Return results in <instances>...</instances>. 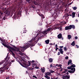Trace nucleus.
I'll return each instance as SVG.
<instances>
[{"instance_id":"f257e3e1","label":"nucleus","mask_w":79,"mask_h":79,"mask_svg":"<svg viewBox=\"0 0 79 79\" xmlns=\"http://www.w3.org/2000/svg\"><path fill=\"white\" fill-rule=\"evenodd\" d=\"M0 40L2 41V45L4 46V47H6L7 48H8L11 52L12 53V55H13V56H15V54L13 53V51H15V49L12 48L11 47H10V46L8 45H7L6 44V43H5V41L2 39L0 37Z\"/></svg>"},{"instance_id":"f03ea898","label":"nucleus","mask_w":79,"mask_h":79,"mask_svg":"<svg viewBox=\"0 0 79 79\" xmlns=\"http://www.w3.org/2000/svg\"><path fill=\"white\" fill-rule=\"evenodd\" d=\"M32 46V44H25L23 46V47H21L20 49H19V50L17 49L16 51L17 52H19V53H21V52L23 51V50H26L27 48H29L30 46Z\"/></svg>"},{"instance_id":"7ed1b4c3","label":"nucleus","mask_w":79,"mask_h":79,"mask_svg":"<svg viewBox=\"0 0 79 79\" xmlns=\"http://www.w3.org/2000/svg\"><path fill=\"white\" fill-rule=\"evenodd\" d=\"M21 60L23 64H20L21 66L23 67H24V68H27V67L31 65V63H30V62L29 63V65L26 64L25 63H26V61H25V60L23 59H21Z\"/></svg>"},{"instance_id":"20e7f679","label":"nucleus","mask_w":79,"mask_h":79,"mask_svg":"<svg viewBox=\"0 0 79 79\" xmlns=\"http://www.w3.org/2000/svg\"><path fill=\"white\" fill-rule=\"evenodd\" d=\"M57 29L58 28H56V27L54 28L53 29L52 28H48L47 30L43 31L42 32V34H43L44 35H46V34H47V33H48V31H50L51 29V30H53V29L54 30H55V29Z\"/></svg>"},{"instance_id":"39448f33","label":"nucleus","mask_w":79,"mask_h":79,"mask_svg":"<svg viewBox=\"0 0 79 79\" xmlns=\"http://www.w3.org/2000/svg\"><path fill=\"white\" fill-rule=\"evenodd\" d=\"M67 69H71V70H69L68 72L70 73H74V72H75V68H72L71 66L68 67H67Z\"/></svg>"},{"instance_id":"423d86ee","label":"nucleus","mask_w":79,"mask_h":79,"mask_svg":"<svg viewBox=\"0 0 79 79\" xmlns=\"http://www.w3.org/2000/svg\"><path fill=\"white\" fill-rule=\"evenodd\" d=\"M32 63L33 67H34V66H37V64L36 63V62H35V61L32 60Z\"/></svg>"},{"instance_id":"0eeeda50","label":"nucleus","mask_w":79,"mask_h":79,"mask_svg":"<svg viewBox=\"0 0 79 79\" xmlns=\"http://www.w3.org/2000/svg\"><path fill=\"white\" fill-rule=\"evenodd\" d=\"M4 13L6 14V15H7V16H9V15H10V12L9 11H6Z\"/></svg>"},{"instance_id":"6e6552de","label":"nucleus","mask_w":79,"mask_h":79,"mask_svg":"<svg viewBox=\"0 0 79 79\" xmlns=\"http://www.w3.org/2000/svg\"><path fill=\"white\" fill-rule=\"evenodd\" d=\"M71 29V26H69L66 27H65V30H68V29Z\"/></svg>"},{"instance_id":"1a4fd4ad","label":"nucleus","mask_w":79,"mask_h":79,"mask_svg":"<svg viewBox=\"0 0 79 79\" xmlns=\"http://www.w3.org/2000/svg\"><path fill=\"white\" fill-rule=\"evenodd\" d=\"M41 72H42V73H45V69L44 67H42L41 69Z\"/></svg>"},{"instance_id":"9d476101","label":"nucleus","mask_w":79,"mask_h":79,"mask_svg":"<svg viewBox=\"0 0 79 79\" xmlns=\"http://www.w3.org/2000/svg\"><path fill=\"white\" fill-rule=\"evenodd\" d=\"M73 64L72 63V60H69V61L68 62V65H71Z\"/></svg>"},{"instance_id":"9b49d317","label":"nucleus","mask_w":79,"mask_h":79,"mask_svg":"<svg viewBox=\"0 0 79 79\" xmlns=\"http://www.w3.org/2000/svg\"><path fill=\"white\" fill-rule=\"evenodd\" d=\"M58 50L60 52L61 54H63V51L62 48H60L58 49Z\"/></svg>"},{"instance_id":"f8f14e48","label":"nucleus","mask_w":79,"mask_h":79,"mask_svg":"<svg viewBox=\"0 0 79 79\" xmlns=\"http://www.w3.org/2000/svg\"><path fill=\"white\" fill-rule=\"evenodd\" d=\"M69 16H71V15L64 16V18H65V19H66V20H68V19H69V17H68Z\"/></svg>"},{"instance_id":"ddd939ff","label":"nucleus","mask_w":79,"mask_h":79,"mask_svg":"<svg viewBox=\"0 0 79 79\" xmlns=\"http://www.w3.org/2000/svg\"><path fill=\"white\" fill-rule=\"evenodd\" d=\"M10 58V57L9 56H7L6 57V58H5V61H8V60H9V58Z\"/></svg>"},{"instance_id":"4468645a","label":"nucleus","mask_w":79,"mask_h":79,"mask_svg":"<svg viewBox=\"0 0 79 79\" xmlns=\"http://www.w3.org/2000/svg\"><path fill=\"white\" fill-rule=\"evenodd\" d=\"M57 37L58 39H61L62 37V35H61V34H59L58 35Z\"/></svg>"},{"instance_id":"2eb2a0df","label":"nucleus","mask_w":79,"mask_h":79,"mask_svg":"<svg viewBox=\"0 0 79 79\" xmlns=\"http://www.w3.org/2000/svg\"><path fill=\"white\" fill-rule=\"evenodd\" d=\"M3 67H2L1 68H0V72H3L4 71H5V70H4V69H3Z\"/></svg>"},{"instance_id":"dca6fc26","label":"nucleus","mask_w":79,"mask_h":79,"mask_svg":"<svg viewBox=\"0 0 79 79\" xmlns=\"http://www.w3.org/2000/svg\"><path fill=\"white\" fill-rule=\"evenodd\" d=\"M14 61H10V63L8 62V63H7V62H6L5 64H6V65H8V64L9 63V64H11V62H12L13 63V62H14Z\"/></svg>"},{"instance_id":"f3484780","label":"nucleus","mask_w":79,"mask_h":79,"mask_svg":"<svg viewBox=\"0 0 79 79\" xmlns=\"http://www.w3.org/2000/svg\"><path fill=\"white\" fill-rule=\"evenodd\" d=\"M46 44H49V42H50V40H47L45 41Z\"/></svg>"},{"instance_id":"a211bd4d","label":"nucleus","mask_w":79,"mask_h":79,"mask_svg":"<svg viewBox=\"0 0 79 79\" xmlns=\"http://www.w3.org/2000/svg\"><path fill=\"white\" fill-rule=\"evenodd\" d=\"M61 64H56V66H57L58 67H60V68H61Z\"/></svg>"},{"instance_id":"6ab92c4d","label":"nucleus","mask_w":79,"mask_h":79,"mask_svg":"<svg viewBox=\"0 0 79 79\" xmlns=\"http://www.w3.org/2000/svg\"><path fill=\"white\" fill-rule=\"evenodd\" d=\"M72 14V18H73L75 17V13L73 12Z\"/></svg>"},{"instance_id":"aec40b11","label":"nucleus","mask_w":79,"mask_h":79,"mask_svg":"<svg viewBox=\"0 0 79 79\" xmlns=\"http://www.w3.org/2000/svg\"><path fill=\"white\" fill-rule=\"evenodd\" d=\"M71 45H72V46H74V45H75V42L74 41H73V42H72L71 44Z\"/></svg>"},{"instance_id":"412c9836","label":"nucleus","mask_w":79,"mask_h":79,"mask_svg":"<svg viewBox=\"0 0 79 79\" xmlns=\"http://www.w3.org/2000/svg\"><path fill=\"white\" fill-rule=\"evenodd\" d=\"M70 26H71V29H72V28H73V29H75V26H74V25H70Z\"/></svg>"},{"instance_id":"4be33fe9","label":"nucleus","mask_w":79,"mask_h":79,"mask_svg":"<svg viewBox=\"0 0 79 79\" xmlns=\"http://www.w3.org/2000/svg\"><path fill=\"white\" fill-rule=\"evenodd\" d=\"M50 74H51L50 73L48 72L46 73V76H47V75L49 76V75H50Z\"/></svg>"},{"instance_id":"5701e85b","label":"nucleus","mask_w":79,"mask_h":79,"mask_svg":"<svg viewBox=\"0 0 79 79\" xmlns=\"http://www.w3.org/2000/svg\"><path fill=\"white\" fill-rule=\"evenodd\" d=\"M34 40H35V39L34 38H33L31 40L29 41V42H33V41H34Z\"/></svg>"},{"instance_id":"b1692460","label":"nucleus","mask_w":79,"mask_h":79,"mask_svg":"<svg viewBox=\"0 0 79 79\" xmlns=\"http://www.w3.org/2000/svg\"><path fill=\"white\" fill-rule=\"evenodd\" d=\"M45 77H46V78L47 79H50V77L48 76L47 75H46L45 76Z\"/></svg>"},{"instance_id":"393cba45","label":"nucleus","mask_w":79,"mask_h":79,"mask_svg":"<svg viewBox=\"0 0 79 79\" xmlns=\"http://www.w3.org/2000/svg\"><path fill=\"white\" fill-rule=\"evenodd\" d=\"M49 62L52 63V61H53V59L52 58H50L49 60Z\"/></svg>"},{"instance_id":"a878e982","label":"nucleus","mask_w":79,"mask_h":79,"mask_svg":"<svg viewBox=\"0 0 79 79\" xmlns=\"http://www.w3.org/2000/svg\"><path fill=\"white\" fill-rule=\"evenodd\" d=\"M58 29H59V31H61L62 30V27H61L58 28Z\"/></svg>"},{"instance_id":"bb28decb","label":"nucleus","mask_w":79,"mask_h":79,"mask_svg":"<svg viewBox=\"0 0 79 79\" xmlns=\"http://www.w3.org/2000/svg\"><path fill=\"white\" fill-rule=\"evenodd\" d=\"M68 38L69 39H70L71 38V36L70 35H68Z\"/></svg>"},{"instance_id":"cd10ccee","label":"nucleus","mask_w":79,"mask_h":79,"mask_svg":"<svg viewBox=\"0 0 79 79\" xmlns=\"http://www.w3.org/2000/svg\"><path fill=\"white\" fill-rule=\"evenodd\" d=\"M71 67H72V68H75V67H76V65H75V64H73L71 66Z\"/></svg>"},{"instance_id":"c85d7f7f","label":"nucleus","mask_w":79,"mask_h":79,"mask_svg":"<svg viewBox=\"0 0 79 79\" xmlns=\"http://www.w3.org/2000/svg\"><path fill=\"white\" fill-rule=\"evenodd\" d=\"M33 3L35 4V5H38V3H37L36 1H35L33 2Z\"/></svg>"},{"instance_id":"c756f323","label":"nucleus","mask_w":79,"mask_h":79,"mask_svg":"<svg viewBox=\"0 0 79 79\" xmlns=\"http://www.w3.org/2000/svg\"><path fill=\"white\" fill-rule=\"evenodd\" d=\"M64 51H67V48H66V47H64Z\"/></svg>"},{"instance_id":"7c9ffc66","label":"nucleus","mask_w":79,"mask_h":79,"mask_svg":"<svg viewBox=\"0 0 79 79\" xmlns=\"http://www.w3.org/2000/svg\"><path fill=\"white\" fill-rule=\"evenodd\" d=\"M68 71V70L65 69L64 71L63 72V73H66Z\"/></svg>"},{"instance_id":"2f4dec72","label":"nucleus","mask_w":79,"mask_h":79,"mask_svg":"<svg viewBox=\"0 0 79 79\" xmlns=\"http://www.w3.org/2000/svg\"><path fill=\"white\" fill-rule=\"evenodd\" d=\"M38 32L39 33H37V35H39V34H41V32H40V31H39V30L38 31Z\"/></svg>"},{"instance_id":"473e14b6","label":"nucleus","mask_w":79,"mask_h":79,"mask_svg":"<svg viewBox=\"0 0 79 79\" xmlns=\"http://www.w3.org/2000/svg\"><path fill=\"white\" fill-rule=\"evenodd\" d=\"M73 9L74 10H76V9H77V7H73Z\"/></svg>"},{"instance_id":"72a5a7b5","label":"nucleus","mask_w":79,"mask_h":79,"mask_svg":"<svg viewBox=\"0 0 79 79\" xmlns=\"http://www.w3.org/2000/svg\"><path fill=\"white\" fill-rule=\"evenodd\" d=\"M50 72L51 73H53L55 72V71L51 70L50 71Z\"/></svg>"},{"instance_id":"f704fd0d","label":"nucleus","mask_w":79,"mask_h":79,"mask_svg":"<svg viewBox=\"0 0 79 79\" xmlns=\"http://www.w3.org/2000/svg\"><path fill=\"white\" fill-rule=\"evenodd\" d=\"M41 18H43V19H44V18H45L44 17V15L42 14V15H41Z\"/></svg>"},{"instance_id":"c9c22d12","label":"nucleus","mask_w":79,"mask_h":79,"mask_svg":"<svg viewBox=\"0 0 79 79\" xmlns=\"http://www.w3.org/2000/svg\"><path fill=\"white\" fill-rule=\"evenodd\" d=\"M3 63H4V61H2V62L1 63H0V64L1 65V64H3Z\"/></svg>"},{"instance_id":"e433bc0d","label":"nucleus","mask_w":79,"mask_h":79,"mask_svg":"<svg viewBox=\"0 0 79 79\" xmlns=\"http://www.w3.org/2000/svg\"><path fill=\"white\" fill-rule=\"evenodd\" d=\"M27 1L28 2H29V3H30V2H31V0H27Z\"/></svg>"},{"instance_id":"4c0bfd02","label":"nucleus","mask_w":79,"mask_h":79,"mask_svg":"<svg viewBox=\"0 0 79 79\" xmlns=\"http://www.w3.org/2000/svg\"><path fill=\"white\" fill-rule=\"evenodd\" d=\"M78 39V37H77V36H75V39Z\"/></svg>"},{"instance_id":"58836bf2","label":"nucleus","mask_w":79,"mask_h":79,"mask_svg":"<svg viewBox=\"0 0 79 79\" xmlns=\"http://www.w3.org/2000/svg\"><path fill=\"white\" fill-rule=\"evenodd\" d=\"M33 77H34L35 78V79H37V78L36 77V76H33Z\"/></svg>"},{"instance_id":"ea45409f","label":"nucleus","mask_w":79,"mask_h":79,"mask_svg":"<svg viewBox=\"0 0 79 79\" xmlns=\"http://www.w3.org/2000/svg\"><path fill=\"white\" fill-rule=\"evenodd\" d=\"M66 60H68V56H66L65 57Z\"/></svg>"},{"instance_id":"a19ab883","label":"nucleus","mask_w":79,"mask_h":79,"mask_svg":"<svg viewBox=\"0 0 79 79\" xmlns=\"http://www.w3.org/2000/svg\"><path fill=\"white\" fill-rule=\"evenodd\" d=\"M58 55H60V52H58L57 54Z\"/></svg>"},{"instance_id":"79ce46f5","label":"nucleus","mask_w":79,"mask_h":79,"mask_svg":"<svg viewBox=\"0 0 79 79\" xmlns=\"http://www.w3.org/2000/svg\"><path fill=\"white\" fill-rule=\"evenodd\" d=\"M10 79V77L8 76L6 78V79Z\"/></svg>"},{"instance_id":"37998d69","label":"nucleus","mask_w":79,"mask_h":79,"mask_svg":"<svg viewBox=\"0 0 79 79\" xmlns=\"http://www.w3.org/2000/svg\"><path fill=\"white\" fill-rule=\"evenodd\" d=\"M35 68L36 69H39V67H35Z\"/></svg>"},{"instance_id":"c03bdc74","label":"nucleus","mask_w":79,"mask_h":79,"mask_svg":"<svg viewBox=\"0 0 79 79\" xmlns=\"http://www.w3.org/2000/svg\"><path fill=\"white\" fill-rule=\"evenodd\" d=\"M77 48H79V46H78L77 45H76Z\"/></svg>"},{"instance_id":"a18cd8bd","label":"nucleus","mask_w":79,"mask_h":79,"mask_svg":"<svg viewBox=\"0 0 79 79\" xmlns=\"http://www.w3.org/2000/svg\"><path fill=\"white\" fill-rule=\"evenodd\" d=\"M58 49V48H56V51H57V50Z\"/></svg>"},{"instance_id":"49530a36","label":"nucleus","mask_w":79,"mask_h":79,"mask_svg":"<svg viewBox=\"0 0 79 79\" xmlns=\"http://www.w3.org/2000/svg\"><path fill=\"white\" fill-rule=\"evenodd\" d=\"M55 47H56V48H57V47H58V45H57V44H56L55 45Z\"/></svg>"},{"instance_id":"de8ad7c7","label":"nucleus","mask_w":79,"mask_h":79,"mask_svg":"<svg viewBox=\"0 0 79 79\" xmlns=\"http://www.w3.org/2000/svg\"><path fill=\"white\" fill-rule=\"evenodd\" d=\"M60 48H63V46H60Z\"/></svg>"},{"instance_id":"09e8293b","label":"nucleus","mask_w":79,"mask_h":79,"mask_svg":"<svg viewBox=\"0 0 79 79\" xmlns=\"http://www.w3.org/2000/svg\"><path fill=\"white\" fill-rule=\"evenodd\" d=\"M3 19L4 20H5L6 18H5V17H4Z\"/></svg>"},{"instance_id":"8fccbe9b","label":"nucleus","mask_w":79,"mask_h":79,"mask_svg":"<svg viewBox=\"0 0 79 79\" xmlns=\"http://www.w3.org/2000/svg\"><path fill=\"white\" fill-rule=\"evenodd\" d=\"M20 55H21V56H23V54H22V53H21L20 54Z\"/></svg>"},{"instance_id":"3c124183","label":"nucleus","mask_w":79,"mask_h":79,"mask_svg":"<svg viewBox=\"0 0 79 79\" xmlns=\"http://www.w3.org/2000/svg\"><path fill=\"white\" fill-rule=\"evenodd\" d=\"M50 67H52V64H51L50 65Z\"/></svg>"},{"instance_id":"603ef678","label":"nucleus","mask_w":79,"mask_h":79,"mask_svg":"<svg viewBox=\"0 0 79 79\" xmlns=\"http://www.w3.org/2000/svg\"><path fill=\"white\" fill-rule=\"evenodd\" d=\"M62 40H63V37H61Z\"/></svg>"},{"instance_id":"864d4df0","label":"nucleus","mask_w":79,"mask_h":79,"mask_svg":"<svg viewBox=\"0 0 79 79\" xmlns=\"http://www.w3.org/2000/svg\"><path fill=\"white\" fill-rule=\"evenodd\" d=\"M69 74V73L67 72V74Z\"/></svg>"},{"instance_id":"5fc2aeb1","label":"nucleus","mask_w":79,"mask_h":79,"mask_svg":"<svg viewBox=\"0 0 79 79\" xmlns=\"http://www.w3.org/2000/svg\"><path fill=\"white\" fill-rule=\"evenodd\" d=\"M71 4H72V3H70L69 5H71Z\"/></svg>"},{"instance_id":"6e6d98bb","label":"nucleus","mask_w":79,"mask_h":79,"mask_svg":"<svg viewBox=\"0 0 79 79\" xmlns=\"http://www.w3.org/2000/svg\"><path fill=\"white\" fill-rule=\"evenodd\" d=\"M55 45V43H54V45Z\"/></svg>"},{"instance_id":"4d7b16f0","label":"nucleus","mask_w":79,"mask_h":79,"mask_svg":"<svg viewBox=\"0 0 79 79\" xmlns=\"http://www.w3.org/2000/svg\"><path fill=\"white\" fill-rule=\"evenodd\" d=\"M78 17H79V14H78Z\"/></svg>"},{"instance_id":"13d9d810","label":"nucleus","mask_w":79,"mask_h":79,"mask_svg":"<svg viewBox=\"0 0 79 79\" xmlns=\"http://www.w3.org/2000/svg\"><path fill=\"white\" fill-rule=\"evenodd\" d=\"M76 21H77V20H76Z\"/></svg>"},{"instance_id":"bf43d9fd","label":"nucleus","mask_w":79,"mask_h":79,"mask_svg":"<svg viewBox=\"0 0 79 79\" xmlns=\"http://www.w3.org/2000/svg\"><path fill=\"white\" fill-rule=\"evenodd\" d=\"M42 79H44V78H43Z\"/></svg>"},{"instance_id":"052dcab7","label":"nucleus","mask_w":79,"mask_h":79,"mask_svg":"<svg viewBox=\"0 0 79 79\" xmlns=\"http://www.w3.org/2000/svg\"><path fill=\"white\" fill-rule=\"evenodd\" d=\"M12 42H13L12 41H11Z\"/></svg>"},{"instance_id":"680f3d73","label":"nucleus","mask_w":79,"mask_h":79,"mask_svg":"<svg viewBox=\"0 0 79 79\" xmlns=\"http://www.w3.org/2000/svg\"><path fill=\"white\" fill-rule=\"evenodd\" d=\"M31 49H32V48H31Z\"/></svg>"}]
</instances>
